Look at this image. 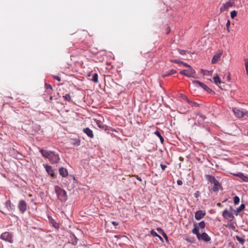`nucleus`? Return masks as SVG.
<instances>
[{"label":"nucleus","instance_id":"nucleus-24","mask_svg":"<svg viewBox=\"0 0 248 248\" xmlns=\"http://www.w3.org/2000/svg\"><path fill=\"white\" fill-rule=\"evenodd\" d=\"M151 233L154 236H156V237H158L159 239L162 241V242H163V238L160 236L155 231H154V230H152L151 231Z\"/></svg>","mask_w":248,"mask_h":248},{"label":"nucleus","instance_id":"nucleus-2","mask_svg":"<svg viewBox=\"0 0 248 248\" xmlns=\"http://www.w3.org/2000/svg\"><path fill=\"white\" fill-rule=\"evenodd\" d=\"M55 191L57 195L58 199L62 201H65L67 200L66 191L62 189L59 186H55Z\"/></svg>","mask_w":248,"mask_h":248},{"label":"nucleus","instance_id":"nucleus-45","mask_svg":"<svg viewBox=\"0 0 248 248\" xmlns=\"http://www.w3.org/2000/svg\"><path fill=\"white\" fill-rule=\"evenodd\" d=\"M182 64H183L184 65V66L186 67H188L189 68H191V66H190V65H189L188 64H187V63H185V62H183L182 63Z\"/></svg>","mask_w":248,"mask_h":248},{"label":"nucleus","instance_id":"nucleus-55","mask_svg":"<svg viewBox=\"0 0 248 248\" xmlns=\"http://www.w3.org/2000/svg\"><path fill=\"white\" fill-rule=\"evenodd\" d=\"M60 171H61V170H65L62 167V168H60L59 169V170Z\"/></svg>","mask_w":248,"mask_h":248},{"label":"nucleus","instance_id":"nucleus-12","mask_svg":"<svg viewBox=\"0 0 248 248\" xmlns=\"http://www.w3.org/2000/svg\"><path fill=\"white\" fill-rule=\"evenodd\" d=\"M233 175L239 177L241 179H242L244 182H248V176L245 175L242 172L238 173H232Z\"/></svg>","mask_w":248,"mask_h":248},{"label":"nucleus","instance_id":"nucleus-7","mask_svg":"<svg viewBox=\"0 0 248 248\" xmlns=\"http://www.w3.org/2000/svg\"><path fill=\"white\" fill-rule=\"evenodd\" d=\"M27 203L24 200H21L19 201L18 208L22 214H23L26 212L27 210Z\"/></svg>","mask_w":248,"mask_h":248},{"label":"nucleus","instance_id":"nucleus-16","mask_svg":"<svg viewBox=\"0 0 248 248\" xmlns=\"http://www.w3.org/2000/svg\"><path fill=\"white\" fill-rule=\"evenodd\" d=\"M83 132L87 134L90 138H93V134L92 130L89 128H86L83 129Z\"/></svg>","mask_w":248,"mask_h":248},{"label":"nucleus","instance_id":"nucleus-44","mask_svg":"<svg viewBox=\"0 0 248 248\" xmlns=\"http://www.w3.org/2000/svg\"><path fill=\"white\" fill-rule=\"evenodd\" d=\"M45 88L46 89H52V86L50 85L47 84H45Z\"/></svg>","mask_w":248,"mask_h":248},{"label":"nucleus","instance_id":"nucleus-42","mask_svg":"<svg viewBox=\"0 0 248 248\" xmlns=\"http://www.w3.org/2000/svg\"><path fill=\"white\" fill-rule=\"evenodd\" d=\"M45 169H46V171L51 170V167L50 166L47 165H45Z\"/></svg>","mask_w":248,"mask_h":248},{"label":"nucleus","instance_id":"nucleus-28","mask_svg":"<svg viewBox=\"0 0 248 248\" xmlns=\"http://www.w3.org/2000/svg\"><path fill=\"white\" fill-rule=\"evenodd\" d=\"M199 227L202 229L205 228V223L204 221H202L200 222L199 223Z\"/></svg>","mask_w":248,"mask_h":248},{"label":"nucleus","instance_id":"nucleus-52","mask_svg":"<svg viewBox=\"0 0 248 248\" xmlns=\"http://www.w3.org/2000/svg\"><path fill=\"white\" fill-rule=\"evenodd\" d=\"M80 143V140H78L76 141V142L75 144H76L77 145H79Z\"/></svg>","mask_w":248,"mask_h":248},{"label":"nucleus","instance_id":"nucleus-34","mask_svg":"<svg viewBox=\"0 0 248 248\" xmlns=\"http://www.w3.org/2000/svg\"><path fill=\"white\" fill-rule=\"evenodd\" d=\"M96 124L99 127L102 129L104 128V125L101 123V122L97 121Z\"/></svg>","mask_w":248,"mask_h":248},{"label":"nucleus","instance_id":"nucleus-10","mask_svg":"<svg viewBox=\"0 0 248 248\" xmlns=\"http://www.w3.org/2000/svg\"><path fill=\"white\" fill-rule=\"evenodd\" d=\"M206 213L202 210H198L195 213V217L197 220H199L204 217Z\"/></svg>","mask_w":248,"mask_h":248},{"label":"nucleus","instance_id":"nucleus-58","mask_svg":"<svg viewBox=\"0 0 248 248\" xmlns=\"http://www.w3.org/2000/svg\"><path fill=\"white\" fill-rule=\"evenodd\" d=\"M231 227H233V224H231Z\"/></svg>","mask_w":248,"mask_h":248},{"label":"nucleus","instance_id":"nucleus-56","mask_svg":"<svg viewBox=\"0 0 248 248\" xmlns=\"http://www.w3.org/2000/svg\"><path fill=\"white\" fill-rule=\"evenodd\" d=\"M137 179L138 180H139V181H141V179L140 177H139L138 176H137Z\"/></svg>","mask_w":248,"mask_h":248},{"label":"nucleus","instance_id":"nucleus-49","mask_svg":"<svg viewBox=\"0 0 248 248\" xmlns=\"http://www.w3.org/2000/svg\"><path fill=\"white\" fill-rule=\"evenodd\" d=\"M159 139H160V140L161 142L162 143H163V142H164V139H163V137H162V136H161V137L159 138Z\"/></svg>","mask_w":248,"mask_h":248},{"label":"nucleus","instance_id":"nucleus-30","mask_svg":"<svg viewBox=\"0 0 248 248\" xmlns=\"http://www.w3.org/2000/svg\"><path fill=\"white\" fill-rule=\"evenodd\" d=\"M236 238L238 241H239L242 245H243L245 242V240L239 236H237Z\"/></svg>","mask_w":248,"mask_h":248},{"label":"nucleus","instance_id":"nucleus-25","mask_svg":"<svg viewBox=\"0 0 248 248\" xmlns=\"http://www.w3.org/2000/svg\"><path fill=\"white\" fill-rule=\"evenodd\" d=\"M92 80L94 82V83H97L98 82V74L95 73L94 74L93 76V78L92 79Z\"/></svg>","mask_w":248,"mask_h":248},{"label":"nucleus","instance_id":"nucleus-4","mask_svg":"<svg viewBox=\"0 0 248 248\" xmlns=\"http://www.w3.org/2000/svg\"><path fill=\"white\" fill-rule=\"evenodd\" d=\"M13 236L12 233L8 232H3L0 235V239L5 241H7L10 243H12L13 242Z\"/></svg>","mask_w":248,"mask_h":248},{"label":"nucleus","instance_id":"nucleus-3","mask_svg":"<svg viewBox=\"0 0 248 248\" xmlns=\"http://www.w3.org/2000/svg\"><path fill=\"white\" fill-rule=\"evenodd\" d=\"M232 111L234 115L238 118H242L244 117L245 116H248V111L244 109L233 108Z\"/></svg>","mask_w":248,"mask_h":248},{"label":"nucleus","instance_id":"nucleus-21","mask_svg":"<svg viewBox=\"0 0 248 248\" xmlns=\"http://www.w3.org/2000/svg\"><path fill=\"white\" fill-rule=\"evenodd\" d=\"M205 118L206 117L205 116L200 113L197 115V116L196 117V119L197 120V121H202L205 119Z\"/></svg>","mask_w":248,"mask_h":248},{"label":"nucleus","instance_id":"nucleus-35","mask_svg":"<svg viewBox=\"0 0 248 248\" xmlns=\"http://www.w3.org/2000/svg\"><path fill=\"white\" fill-rule=\"evenodd\" d=\"M68 171H60V174L63 177L67 176L68 174Z\"/></svg>","mask_w":248,"mask_h":248},{"label":"nucleus","instance_id":"nucleus-59","mask_svg":"<svg viewBox=\"0 0 248 248\" xmlns=\"http://www.w3.org/2000/svg\"><path fill=\"white\" fill-rule=\"evenodd\" d=\"M220 204V203H217V205H219Z\"/></svg>","mask_w":248,"mask_h":248},{"label":"nucleus","instance_id":"nucleus-47","mask_svg":"<svg viewBox=\"0 0 248 248\" xmlns=\"http://www.w3.org/2000/svg\"><path fill=\"white\" fill-rule=\"evenodd\" d=\"M172 62L175 63H177L178 64H182V63H183V62L177 60H174Z\"/></svg>","mask_w":248,"mask_h":248},{"label":"nucleus","instance_id":"nucleus-6","mask_svg":"<svg viewBox=\"0 0 248 248\" xmlns=\"http://www.w3.org/2000/svg\"><path fill=\"white\" fill-rule=\"evenodd\" d=\"M234 0H229L225 3L223 4V5L220 7V11L223 12L227 10L229 8L233 6V5L234 4Z\"/></svg>","mask_w":248,"mask_h":248},{"label":"nucleus","instance_id":"nucleus-43","mask_svg":"<svg viewBox=\"0 0 248 248\" xmlns=\"http://www.w3.org/2000/svg\"><path fill=\"white\" fill-rule=\"evenodd\" d=\"M78 239L75 237L74 240L72 242V244L74 245H76L77 244Z\"/></svg>","mask_w":248,"mask_h":248},{"label":"nucleus","instance_id":"nucleus-23","mask_svg":"<svg viewBox=\"0 0 248 248\" xmlns=\"http://www.w3.org/2000/svg\"><path fill=\"white\" fill-rule=\"evenodd\" d=\"M213 80H214V82L216 84L221 83V80H220L219 77L217 75V76H215V77H214L213 78Z\"/></svg>","mask_w":248,"mask_h":248},{"label":"nucleus","instance_id":"nucleus-48","mask_svg":"<svg viewBox=\"0 0 248 248\" xmlns=\"http://www.w3.org/2000/svg\"><path fill=\"white\" fill-rule=\"evenodd\" d=\"M160 166L162 170H164L166 168V166L165 165L161 164Z\"/></svg>","mask_w":248,"mask_h":248},{"label":"nucleus","instance_id":"nucleus-8","mask_svg":"<svg viewBox=\"0 0 248 248\" xmlns=\"http://www.w3.org/2000/svg\"><path fill=\"white\" fill-rule=\"evenodd\" d=\"M223 54V51L219 50L217 51V52L214 55L212 59V63H217L220 59L221 56Z\"/></svg>","mask_w":248,"mask_h":248},{"label":"nucleus","instance_id":"nucleus-33","mask_svg":"<svg viewBox=\"0 0 248 248\" xmlns=\"http://www.w3.org/2000/svg\"><path fill=\"white\" fill-rule=\"evenodd\" d=\"M176 73V70H175L174 69H172V70H170V71H169L168 73L166 75V76L171 75L172 74H175Z\"/></svg>","mask_w":248,"mask_h":248},{"label":"nucleus","instance_id":"nucleus-50","mask_svg":"<svg viewBox=\"0 0 248 248\" xmlns=\"http://www.w3.org/2000/svg\"><path fill=\"white\" fill-rule=\"evenodd\" d=\"M54 78L57 79L58 81H60L61 80V78L58 76H55Z\"/></svg>","mask_w":248,"mask_h":248},{"label":"nucleus","instance_id":"nucleus-15","mask_svg":"<svg viewBox=\"0 0 248 248\" xmlns=\"http://www.w3.org/2000/svg\"><path fill=\"white\" fill-rule=\"evenodd\" d=\"M222 189L223 188L221 184L219 182H218L214 185L212 190L214 192H217L219 189Z\"/></svg>","mask_w":248,"mask_h":248},{"label":"nucleus","instance_id":"nucleus-5","mask_svg":"<svg viewBox=\"0 0 248 248\" xmlns=\"http://www.w3.org/2000/svg\"><path fill=\"white\" fill-rule=\"evenodd\" d=\"M180 74L182 75H184L188 77H192L194 78H196V72L194 70H193L192 68H189V70H183L180 72Z\"/></svg>","mask_w":248,"mask_h":248},{"label":"nucleus","instance_id":"nucleus-19","mask_svg":"<svg viewBox=\"0 0 248 248\" xmlns=\"http://www.w3.org/2000/svg\"><path fill=\"white\" fill-rule=\"evenodd\" d=\"M192 84L195 87H201L202 88L203 83L198 80H194L192 82Z\"/></svg>","mask_w":248,"mask_h":248},{"label":"nucleus","instance_id":"nucleus-1","mask_svg":"<svg viewBox=\"0 0 248 248\" xmlns=\"http://www.w3.org/2000/svg\"><path fill=\"white\" fill-rule=\"evenodd\" d=\"M40 152L44 157L47 158L52 163H56L60 160L59 155L54 152L41 150Z\"/></svg>","mask_w":248,"mask_h":248},{"label":"nucleus","instance_id":"nucleus-26","mask_svg":"<svg viewBox=\"0 0 248 248\" xmlns=\"http://www.w3.org/2000/svg\"><path fill=\"white\" fill-rule=\"evenodd\" d=\"M157 231H160L162 232L163 236L165 238L166 240L168 242V237L166 233L163 231L162 229L161 228H158Z\"/></svg>","mask_w":248,"mask_h":248},{"label":"nucleus","instance_id":"nucleus-57","mask_svg":"<svg viewBox=\"0 0 248 248\" xmlns=\"http://www.w3.org/2000/svg\"><path fill=\"white\" fill-rule=\"evenodd\" d=\"M179 159L182 161V160H183L184 159L182 157H180Z\"/></svg>","mask_w":248,"mask_h":248},{"label":"nucleus","instance_id":"nucleus-22","mask_svg":"<svg viewBox=\"0 0 248 248\" xmlns=\"http://www.w3.org/2000/svg\"><path fill=\"white\" fill-rule=\"evenodd\" d=\"M205 118L206 117L205 116L200 113L197 115V116L196 117V119L197 120V121H202L205 119Z\"/></svg>","mask_w":248,"mask_h":248},{"label":"nucleus","instance_id":"nucleus-40","mask_svg":"<svg viewBox=\"0 0 248 248\" xmlns=\"http://www.w3.org/2000/svg\"><path fill=\"white\" fill-rule=\"evenodd\" d=\"M230 25H231L230 21L229 20H228L227 22V24H226V28H227V29L228 32L230 31L229 28L230 27Z\"/></svg>","mask_w":248,"mask_h":248},{"label":"nucleus","instance_id":"nucleus-41","mask_svg":"<svg viewBox=\"0 0 248 248\" xmlns=\"http://www.w3.org/2000/svg\"><path fill=\"white\" fill-rule=\"evenodd\" d=\"M154 134L156 135L159 138L162 136L160 133L158 131H156L155 132Z\"/></svg>","mask_w":248,"mask_h":248},{"label":"nucleus","instance_id":"nucleus-46","mask_svg":"<svg viewBox=\"0 0 248 248\" xmlns=\"http://www.w3.org/2000/svg\"><path fill=\"white\" fill-rule=\"evenodd\" d=\"M177 183L178 185L181 186L183 184V182L182 181L179 180L177 181Z\"/></svg>","mask_w":248,"mask_h":248},{"label":"nucleus","instance_id":"nucleus-13","mask_svg":"<svg viewBox=\"0 0 248 248\" xmlns=\"http://www.w3.org/2000/svg\"><path fill=\"white\" fill-rule=\"evenodd\" d=\"M5 206L10 212H13L15 210V206L11 203L10 200L6 202Z\"/></svg>","mask_w":248,"mask_h":248},{"label":"nucleus","instance_id":"nucleus-11","mask_svg":"<svg viewBox=\"0 0 248 248\" xmlns=\"http://www.w3.org/2000/svg\"><path fill=\"white\" fill-rule=\"evenodd\" d=\"M205 178L206 179V180H207L209 183H211V184H213L214 185L219 182L218 181H217L216 178L212 176V175H208V174H206L205 175Z\"/></svg>","mask_w":248,"mask_h":248},{"label":"nucleus","instance_id":"nucleus-20","mask_svg":"<svg viewBox=\"0 0 248 248\" xmlns=\"http://www.w3.org/2000/svg\"><path fill=\"white\" fill-rule=\"evenodd\" d=\"M183 98L186 99L187 101V102L192 106H198V104L196 102H194L189 100L186 96H184Z\"/></svg>","mask_w":248,"mask_h":248},{"label":"nucleus","instance_id":"nucleus-17","mask_svg":"<svg viewBox=\"0 0 248 248\" xmlns=\"http://www.w3.org/2000/svg\"><path fill=\"white\" fill-rule=\"evenodd\" d=\"M49 221L52 226L56 229L59 228V225L52 217H48Z\"/></svg>","mask_w":248,"mask_h":248},{"label":"nucleus","instance_id":"nucleus-27","mask_svg":"<svg viewBox=\"0 0 248 248\" xmlns=\"http://www.w3.org/2000/svg\"><path fill=\"white\" fill-rule=\"evenodd\" d=\"M245 205L244 204H241L240 206L237 209V212H240L244 209Z\"/></svg>","mask_w":248,"mask_h":248},{"label":"nucleus","instance_id":"nucleus-37","mask_svg":"<svg viewBox=\"0 0 248 248\" xmlns=\"http://www.w3.org/2000/svg\"><path fill=\"white\" fill-rule=\"evenodd\" d=\"M47 173L50 175L51 177L55 178V171H47Z\"/></svg>","mask_w":248,"mask_h":248},{"label":"nucleus","instance_id":"nucleus-36","mask_svg":"<svg viewBox=\"0 0 248 248\" xmlns=\"http://www.w3.org/2000/svg\"><path fill=\"white\" fill-rule=\"evenodd\" d=\"M202 88L204 89L205 91H207L208 92L211 91V89L209 87H208L207 86L204 85V84H203V85L202 86Z\"/></svg>","mask_w":248,"mask_h":248},{"label":"nucleus","instance_id":"nucleus-51","mask_svg":"<svg viewBox=\"0 0 248 248\" xmlns=\"http://www.w3.org/2000/svg\"><path fill=\"white\" fill-rule=\"evenodd\" d=\"M180 53L182 55H184L186 53V51L185 50H180Z\"/></svg>","mask_w":248,"mask_h":248},{"label":"nucleus","instance_id":"nucleus-53","mask_svg":"<svg viewBox=\"0 0 248 248\" xmlns=\"http://www.w3.org/2000/svg\"><path fill=\"white\" fill-rule=\"evenodd\" d=\"M112 224L115 226H116V225H118V223H117L115 221H112Z\"/></svg>","mask_w":248,"mask_h":248},{"label":"nucleus","instance_id":"nucleus-31","mask_svg":"<svg viewBox=\"0 0 248 248\" xmlns=\"http://www.w3.org/2000/svg\"><path fill=\"white\" fill-rule=\"evenodd\" d=\"M239 201H240V199L238 196H236L234 197L233 202H234V203L235 204H238L239 202Z\"/></svg>","mask_w":248,"mask_h":248},{"label":"nucleus","instance_id":"nucleus-14","mask_svg":"<svg viewBox=\"0 0 248 248\" xmlns=\"http://www.w3.org/2000/svg\"><path fill=\"white\" fill-rule=\"evenodd\" d=\"M199 240H202L205 242H209L211 240L210 237L206 233L202 232L199 236Z\"/></svg>","mask_w":248,"mask_h":248},{"label":"nucleus","instance_id":"nucleus-39","mask_svg":"<svg viewBox=\"0 0 248 248\" xmlns=\"http://www.w3.org/2000/svg\"><path fill=\"white\" fill-rule=\"evenodd\" d=\"M63 97L66 100L68 101L71 100V96L69 94H66Z\"/></svg>","mask_w":248,"mask_h":248},{"label":"nucleus","instance_id":"nucleus-9","mask_svg":"<svg viewBox=\"0 0 248 248\" xmlns=\"http://www.w3.org/2000/svg\"><path fill=\"white\" fill-rule=\"evenodd\" d=\"M222 216L225 218L227 219H231L232 220L234 218L232 213L229 211L228 210H225L223 211Z\"/></svg>","mask_w":248,"mask_h":248},{"label":"nucleus","instance_id":"nucleus-32","mask_svg":"<svg viewBox=\"0 0 248 248\" xmlns=\"http://www.w3.org/2000/svg\"><path fill=\"white\" fill-rule=\"evenodd\" d=\"M237 14V12L235 10L232 11L231 12V17L232 18H234Z\"/></svg>","mask_w":248,"mask_h":248},{"label":"nucleus","instance_id":"nucleus-18","mask_svg":"<svg viewBox=\"0 0 248 248\" xmlns=\"http://www.w3.org/2000/svg\"><path fill=\"white\" fill-rule=\"evenodd\" d=\"M192 232L196 234L197 238H199L200 233L199 232V228L196 224H194V228L192 230Z\"/></svg>","mask_w":248,"mask_h":248},{"label":"nucleus","instance_id":"nucleus-29","mask_svg":"<svg viewBox=\"0 0 248 248\" xmlns=\"http://www.w3.org/2000/svg\"><path fill=\"white\" fill-rule=\"evenodd\" d=\"M201 72L204 75H207L209 76L211 75V72L209 71H206L204 70L203 69L201 70Z\"/></svg>","mask_w":248,"mask_h":248},{"label":"nucleus","instance_id":"nucleus-38","mask_svg":"<svg viewBox=\"0 0 248 248\" xmlns=\"http://www.w3.org/2000/svg\"><path fill=\"white\" fill-rule=\"evenodd\" d=\"M245 61V68L247 72V75H248V61L247 59H246Z\"/></svg>","mask_w":248,"mask_h":248},{"label":"nucleus","instance_id":"nucleus-54","mask_svg":"<svg viewBox=\"0 0 248 248\" xmlns=\"http://www.w3.org/2000/svg\"><path fill=\"white\" fill-rule=\"evenodd\" d=\"M198 192H197V193H195L194 194V196H195V197L196 198H197V197H199Z\"/></svg>","mask_w":248,"mask_h":248}]
</instances>
